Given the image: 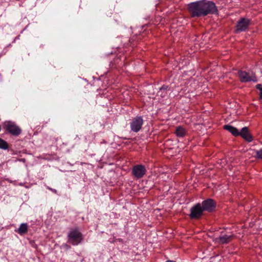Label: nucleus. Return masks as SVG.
<instances>
[{"mask_svg":"<svg viewBox=\"0 0 262 262\" xmlns=\"http://www.w3.org/2000/svg\"><path fill=\"white\" fill-rule=\"evenodd\" d=\"M188 10L193 17L204 16L201 1L191 3L188 5Z\"/></svg>","mask_w":262,"mask_h":262,"instance_id":"nucleus-3","label":"nucleus"},{"mask_svg":"<svg viewBox=\"0 0 262 262\" xmlns=\"http://www.w3.org/2000/svg\"><path fill=\"white\" fill-rule=\"evenodd\" d=\"M256 88L260 91V98L262 99V84L256 85Z\"/></svg>","mask_w":262,"mask_h":262,"instance_id":"nucleus-19","label":"nucleus"},{"mask_svg":"<svg viewBox=\"0 0 262 262\" xmlns=\"http://www.w3.org/2000/svg\"><path fill=\"white\" fill-rule=\"evenodd\" d=\"M167 262H175V261L169 260V261H167Z\"/></svg>","mask_w":262,"mask_h":262,"instance_id":"nucleus-21","label":"nucleus"},{"mask_svg":"<svg viewBox=\"0 0 262 262\" xmlns=\"http://www.w3.org/2000/svg\"><path fill=\"white\" fill-rule=\"evenodd\" d=\"M168 86L166 85H163L158 92V95L162 97H164L167 95V90Z\"/></svg>","mask_w":262,"mask_h":262,"instance_id":"nucleus-16","label":"nucleus"},{"mask_svg":"<svg viewBox=\"0 0 262 262\" xmlns=\"http://www.w3.org/2000/svg\"><path fill=\"white\" fill-rule=\"evenodd\" d=\"M117 60H118V59H116V61H117ZM116 62L117 63V64H119V62H118L117 61H116Z\"/></svg>","mask_w":262,"mask_h":262,"instance_id":"nucleus-22","label":"nucleus"},{"mask_svg":"<svg viewBox=\"0 0 262 262\" xmlns=\"http://www.w3.org/2000/svg\"><path fill=\"white\" fill-rule=\"evenodd\" d=\"M143 124V120L141 116H137L133 118L130 123L132 131L137 133L141 128Z\"/></svg>","mask_w":262,"mask_h":262,"instance_id":"nucleus-6","label":"nucleus"},{"mask_svg":"<svg viewBox=\"0 0 262 262\" xmlns=\"http://www.w3.org/2000/svg\"><path fill=\"white\" fill-rule=\"evenodd\" d=\"M28 230V225L27 223H22L17 229L15 230V231L20 235H23L26 233Z\"/></svg>","mask_w":262,"mask_h":262,"instance_id":"nucleus-13","label":"nucleus"},{"mask_svg":"<svg viewBox=\"0 0 262 262\" xmlns=\"http://www.w3.org/2000/svg\"><path fill=\"white\" fill-rule=\"evenodd\" d=\"M4 127L8 133L15 136H18L21 133L20 128L12 121L5 122Z\"/></svg>","mask_w":262,"mask_h":262,"instance_id":"nucleus-4","label":"nucleus"},{"mask_svg":"<svg viewBox=\"0 0 262 262\" xmlns=\"http://www.w3.org/2000/svg\"><path fill=\"white\" fill-rule=\"evenodd\" d=\"M202 2L204 16L208 14H214L217 9L215 4L211 1H203Z\"/></svg>","mask_w":262,"mask_h":262,"instance_id":"nucleus-5","label":"nucleus"},{"mask_svg":"<svg viewBox=\"0 0 262 262\" xmlns=\"http://www.w3.org/2000/svg\"><path fill=\"white\" fill-rule=\"evenodd\" d=\"M215 207V203L213 200L208 199L202 202V207L203 210L212 211Z\"/></svg>","mask_w":262,"mask_h":262,"instance_id":"nucleus-11","label":"nucleus"},{"mask_svg":"<svg viewBox=\"0 0 262 262\" xmlns=\"http://www.w3.org/2000/svg\"><path fill=\"white\" fill-rule=\"evenodd\" d=\"M250 20L245 18H241L236 25L235 33H238L246 30L250 25Z\"/></svg>","mask_w":262,"mask_h":262,"instance_id":"nucleus-8","label":"nucleus"},{"mask_svg":"<svg viewBox=\"0 0 262 262\" xmlns=\"http://www.w3.org/2000/svg\"><path fill=\"white\" fill-rule=\"evenodd\" d=\"M238 76L240 80L243 82H247L251 81H256L257 79L254 74L252 73H248L245 71L238 72Z\"/></svg>","mask_w":262,"mask_h":262,"instance_id":"nucleus-9","label":"nucleus"},{"mask_svg":"<svg viewBox=\"0 0 262 262\" xmlns=\"http://www.w3.org/2000/svg\"><path fill=\"white\" fill-rule=\"evenodd\" d=\"M8 147L7 142L2 138H0V148L6 150L7 149Z\"/></svg>","mask_w":262,"mask_h":262,"instance_id":"nucleus-17","label":"nucleus"},{"mask_svg":"<svg viewBox=\"0 0 262 262\" xmlns=\"http://www.w3.org/2000/svg\"><path fill=\"white\" fill-rule=\"evenodd\" d=\"M255 157L257 159H262V149L255 151Z\"/></svg>","mask_w":262,"mask_h":262,"instance_id":"nucleus-18","label":"nucleus"},{"mask_svg":"<svg viewBox=\"0 0 262 262\" xmlns=\"http://www.w3.org/2000/svg\"><path fill=\"white\" fill-rule=\"evenodd\" d=\"M186 129L181 126L177 127L175 131L176 136L180 138L184 137L186 135Z\"/></svg>","mask_w":262,"mask_h":262,"instance_id":"nucleus-15","label":"nucleus"},{"mask_svg":"<svg viewBox=\"0 0 262 262\" xmlns=\"http://www.w3.org/2000/svg\"><path fill=\"white\" fill-rule=\"evenodd\" d=\"M203 211L201 204L198 203L191 207L189 216L192 219H198L202 215Z\"/></svg>","mask_w":262,"mask_h":262,"instance_id":"nucleus-10","label":"nucleus"},{"mask_svg":"<svg viewBox=\"0 0 262 262\" xmlns=\"http://www.w3.org/2000/svg\"><path fill=\"white\" fill-rule=\"evenodd\" d=\"M68 242L73 245H78L82 240L81 232L77 228L71 229L68 234Z\"/></svg>","mask_w":262,"mask_h":262,"instance_id":"nucleus-2","label":"nucleus"},{"mask_svg":"<svg viewBox=\"0 0 262 262\" xmlns=\"http://www.w3.org/2000/svg\"><path fill=\"white\" fill-rule=\"evenodd\" d=\"M146 172V169L143 165H136L133 167L132 174L137 179L142 178Z\"/></svg>","mask_w":262,"mask_h":262,"instance_id":"nucleus-7","label":"nucleus"},{"mask_svg":"<svg viewBox=\"0 0 262 262\" xmlns=\"http://www.w3.org/2000/svg\"><path fill=\"white\" fill-rule=\"evenodd\" d=\"M47 188L48 190L51 191L52 192L54 193L55 194H57V190L56 189H53V188H51V187H50L49 186H47Z\"/></svg>","mask_w":262,"mask_h":262,"instance_id":"nucleus-20","label":"nucleus"},{"mask_svg":"<svg viewBox=\"0 0 262 262\" xmlns=\"http://www.w3.org/2000/svg\"><path fill=\"white\" fill-rule=\"evenodd\" d=\"M234 234L231 232L222 231L219 235H214L212 240L215 244H226L233 239Z\"/></svg>","mask_w":262,"mask_h":262,"instance_id":"nucleus-1","label":"nucleus"},{"mask_svg":"<svg viewBox=\"0 0 262 262\" xmlns=\"http://www.w3.org/2000/svg\"><path fill=\"white\" fill-rule=\"evenodd\" d=\"M239 135L249 142H250L253 140V137L249 133L247 127L242 128L241 132H239Z\"/></svg>","mask_w":262,"mask_h":262,"instance_id":"nucleus-12","label":"nucleus"},{"mask_svg":"<svg viewBox=\"0 0 262 262\" xmlns=\"http://www.w3.org/2000/svg\"><path fill=\"white\" fill-rule=\"evenodd\" d=\"M224 128L231 133L234 136L239 135V132L238 129L231 125H226L224 126Z\"/></svg>","mask_w":262,"mask_h":262,"instance_id":"nucleus-14","label":"nucleus"}]
</instances>
